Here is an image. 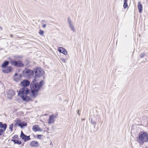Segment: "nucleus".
<instances>
[{
	"label": "nucleus",
	"instance_id": "obj_1",
	"mask_svg": "<svg viewBox=\"0 0 148 148\" xmlns=\"http://www.w3.org/2000/svg\"><path fill=\"white\" fill-rule=\"evenodd\" d=\"M30 82L27 80L25 79L21 83V85L23 88L19 91L18 95L23 100L26 101H32L29 94L30 90L26 87L28 86Z\"/></svg>",
	"mask_w": 148,
	"mask_h": 148
},
{
	"label": "nucleus",
	"instance_id": "obj_2",
	"mask_svg": "<svg viewBox=\"0 0 148 148\" xmlns=\"http://www.w3.org/2000/svg\"><path fill=\"white\" fill-rule=\"evenodd\" d=\"M35 79L32 82L30 87L32 95L31 96L32 97H35L37 96L38 94V92L42 86V81H41L39 83H34Z\"/></svg>",
	"mask_w": 148,
	"mask_h": 148
},
{
	"label": "nucleus",
	"instance_id": "obj_3",
	"mask_svg": "<svg viewBox=\"0 0 148 148\" xmlns=\"http://www.w3.org/2000/svg\"><path fill=\"white\" fill-rule=\"evenodd\" d=\"M138 142L141 145H143L145 142L148 141V134L146 132H142L139 134Z\"/></svg>",
	"mask_w": 148,
	"mask_h": 148
},
{
	"label": "nucleus",
	"instance_id": "obj_4",
	"mask_svg": "<svg viewBox=\"0 0 148 148\" xmlns=\"http://www.w3.org/2000/svg\"><path fill=\"white\" fill-rule=\"evenodd\" d=\"M33 74V72L32 71L27 69H25L23 71V75L29 78L31 77Z\"/></svg>",
	"mask_w": 148,
	"mask_h": 148
},
{
	"label": "nucleus",
	"instance_id": "obj_5",
	"mask_svg": "<svg viewBox=\"0 0 148 148\" xmlns=\"http://www.w3.org/2000/svg\"><path fill=\"white\" fill-rule=\"evenodd\" d=\"M67 19L69 26L70 28V30L73 32H75L76 30L74 24L73 23L70 17H68Z\"/></svg>",
	"mask_w": 148,
	"mask_h": 148
},
{
	"label": "nucleus",
	"instance_id": "obj_6",
	"mask_svg": "<svg viewBox=\"0 0 148 148\" xmlns=\"http://www.w3.org/2000/svg\"><path fill=\"white\" fill-rule=\"evenodd\" d=\"M10 63L12 65L17 67H22L24 66L21 61H16L11 60L10 61Z\"/></svg>",
	"mask_w": 148,
	"mask_h": 148
},
{
	"label": "nucleus",
	"instance_id": "obj_7",
	"mask_svg": "<svg viewBox=\"0 0 148 148\" xmlns=\"http://www.w3.org/2000/svg\"><path fill=\"white\" fill-rule=\"evenodd\" d=\"M36 77H39L43 75L44 73V71L41 68H37L35 72Z\"/></svg>",
	"mask_w": 148,
	"mask_h": 148
},
{
	"label": "nucleus",
	"instance_id": "obj_8",
	"mask_svg": "<svg viewBox=\"0 0 148 148\" xmlns=\"http://www.w3.org/2000/svg\"><path fill=\"white\" fill-rule=\"evenodd\" d=\"M22 77V75L21 74L16 73L13 77V79L14 81L18 82L21 81Z\"/></svg>",
	"mask_w": 148,
	"mask_h": 148
},
{
	"label": "nucleus",
	"instance_id": "obj_9",
	"mask_svg": "<svg viewBox=\"0 0 148 148\" xmlns=\"http://www.w3.org/2000/svg\"><path fill=\"white\" fill-rule=\"evenodd\" d=\"M29 145L31 147H37L39 146L38 143L36 141H32L29 143Z\"/></svg>",
	"mask_w": 148,
	"mask_h": 148
},
{
	"label": "nucleus",
	"instance_id": "obj_10",
	"mask_svg": "<svg viewBox=\"0 0 148 148\" xmlns=\"http://www.w3.org/2000/svg\"><path fill=\"white\" fill-rule=\"evenodd\" d=\"M56 117V115H54L50 116L48 121V123L50 124L53 123L54 122V119Z\"/></svg>",
	"mask_w": 148,
	"mask_h": 148
},
{
	"label": "nucleus",
	"instance_id": "obj_11",
	"mask_svg": "<svg viewBox=\"0 0 148 148\" xmlns=\"http://www.w3.org/2000/svg\"><path fill=\"white\" fill-rule=\"evenodd\" d=\"M58 49L59 52L64 54L65 55H66L67 53V52L66 50L63 47H59L58 48Z\"/></svg>",
	"mask_w": 148,
	"mask_h": 148
},
{
	"label": "nucleus",
	"instance_id": "obj_12",
	"mask_svg": "<svg viewBox=\"0 0 148 148\" xmlns=\"http://www.w3.org/2000/svg\"><path fill=\"white\" fill-rule=\"evenodd\" d=\"M17 124L22 128H23L24 126L27 125V123L26 122H21L19 123L18 121L17 122Z\"/></svg>",
	"mask_w": 148,
	"mask_h": 148
},
{
	"label": "nucleus",
	"instance_id": "obj_13",
	"mask_svg": "<svg viewBox=\"0 0 148 148\" xmlns=\"http://www.w3.org/2000/svg\"><path fill=\"white\" fill-rule=\"evenodd\" d=\"M12 67H7L6 69H3L2 72L4 73H7L10 72L12 71Z\"/></svg>",
	"mask_w": 148,
	"mask_h": 148
},
{
	"label": "nucleus",
	"instance_id": "obj_14",
	"mask_svg": "<svg viewBox=\"0 0 148 148\" xmlns=\"http://www.w3.org/2000/svg\"><path fill=\"white\" fill-rule=\"evenodd\" d=\"M33 130L34 132H37L38 131H41V129L39 127L38 125H34L32 127Z\"/></svg>",
	"mask_w": 148,
	"mask_h": 148
},
{
	"label": "nucleus",
	"instance_id": "obj_15",
	"mask_svg": "<svg viewBox=\"0 0 148 148\" xmlns=\"http://www.w3.org/2000/svg\"><path fill=\"white\" fill-rule=\"evenodd\" d=\"M7 125L6 123L3 124L2 123L0 122V127L3 129V130L5 131L7 128Z\"/></svg>",
	"mask_w": 148,
	"mask_h": 148
},
{
	"label": "nucleus",
	"instance_id": "obj_16",
	"mask_svg": "<svg viewBox=\"0 0 148 148\" xmlns=\"http://www.w3.org/2000/svg\"><path fill=\"white\" fill-rule=\"evenodd\" d=\"M21 138L25 142L31 139L30 138L29 136H27L25 135Z\"/></svg>",
	"mask_w": 148,
	"mask_h": 148
},
{
	"label": "nucleus",
	"instance_id": "obj_17",
	"mask_svg": "<svg viewBox=\"0 0 148 148\" xmlns=\"http://www.w3.org/2000/svg\"><path fill=\"white\" fill-rule=\"evenodd\" d=\"M138 8L139 12L141 13L142 11V5L139 2L138 3Z\"/></svg>",
	"mask_w": 148,
	"mask_h": 148
},
{
	"label": "nucleus",
	"instance_id": "obj_18",
	"mask_svg": "<svg viewBox=\"0 0 148 148\" xmlns=\"http://www.w3.org/2000/svg\"><path fill=\"white\" fill-rule=\"evenodd\" d=\"M11 140L13 141L15 144L21 145L22 143L21 142V141L16 139H12Z\"/></svg>",
	"mask_w": 148,
	"mask_h": 148
},
{
	"label": "nucleus",
	"instance_id": "obj_19",
	"mask_svg": "<svg viewBox=\"0 0 148 148\" xmlns=\"http://www.w3.org/2000/svg\"><path fill=\"white\" fill-rule=\"evenodd\" d=\"M8 93V94L10 95L11 96H14L15 94L14 92L12 90H9Z\"/></svg>",
	"mask_w": 148,
	"mask_h": 148
},
{
	"label": "nucleus",
	"instance_id": "obj_20",
	"mask_svg": "<svg viewBox=\"0 0 148 148\" xmlns=\"http://www.w3.org/2000/svg\"><path fill=\"white\" fill-rule=\"evenodd\" d=\"M9 64V62L8 61H5L4 62L2 66L3 68H5Z\"/></svg>",
	"mask_w": 148,
	"mask_h": 148
},
{
	"label": "nucleus",
	"instance_id": "obj_21",
	"mask_svg": "<svg viewBox=\"0 0 148 148\" xmlns=\"http://www.w3.org/2000/svg\"><path fill=\"white\" fill-rule=\"evenodd\" d=\"M13 127V124H11L10 125H9V129L10 130V131L11 132L12 131Z\"/></svg>",
	"mask_w": 148,
	"mask_h": 148
},
{
	"label": "nucleus",
	"instance_id": "obj_22",
	"mask_svg": "<svg viewBox=\"0 0 148 148\" xmlns=\"http://www.w3.org/2000/svg\"><path fill=\"white\" fill-rule=\"evenodd\" d=\"M39 33L40 35H43L44 33V32L42 30H40L39 32Z\"/></svg>",
	"mask_w": 148,
	"mask_h": 148
},
{
	"label": "nucleus",
	"instance_id": "obj_23",
	"mask_svg": "<svg viewBox=\"0 0 148 148\" xmlns=\"http://www.w3.org/2000/svg\"><path fill=\"white\" fill-rule=\"evenodd\" d=\"M123 7L125 8H126L128 7V4L127 3H124Z\"/></svg>",
	"mask_w": 148,
	"mask_h": 148
},
{
	"label": "nucleus",
	"instance_id": "obj_24",
	"mask_svg": "<svg viewBox=\"0 0 148 148\" xmlns=\"http://www.w3.org/2000/svg\"><path fill=\"white\" fill-rule=\"evenodd\" d=\"M2 129H0V135H2L4 132Z\"/></svg>",
	"mask_w": 148,
	"mask_h": 148
},
{
	"label": "nucleus",
	"instance_id": "obj_25",
	"mask_svg": "<svg viewBox=\"0 0 148 148\" xmlns=\"http://www.w3.org/2000/svg\"><path fill=\"white\" fill-rule=\"evenodd\" d=\"M91 122L92 124L94 125H95L96 124V122L92 119H91Z\"/></svg>",
	"mask_w": 148,
	"mask_h": 148
},
{
	"label": "nucleus",
	"instance_id": "obj_26",
	"mask_svg": "<svg viewBox=\"0 0 148 148\" xmlns=\"http://www.w3.org/2000/svg\"><path fill=\"white\" fill-rule=\"evenodd\" d=\"M60 59L61 61L63 62H65L66 61V59L63 58H60Z\"/></svg>",
	"mask_w": 148,
	"mask_h": 148
},
{
	"label": "nucleus",
	"instance_id": "obj_27",
	"mask_svg": "<svg viewBox=\"0 0 148 148\" xmlns=\"http://www.w3.org/2000/svg\"><path fill=\"white\" fill-rule=\"evenodd\" d=\"M25 135L24 134V133H23V132L22 131H21V135H20L21 138H22L23 136H24V135Z\"/></svg>",
	"mask_w": 148,
	"mask_h": 148
},
{
	"label": "nucleus",
	"instance_id": "obj_28",
	"mask_svg": "<svg viewBox=\"0 0 148 148\" xmlns=\"http://www.w3.org/2000/svg\"><path fill=\"white\" fill-rule=\"evenodd\" d=\"M145 53H141L140 55V57L141 58H143L144 56L145 55Z\"/></svg>",
	"mask_w": 148,
	"mask_h": 148
},
{
	"label": "nucleus",
	"instance_id": "obj_29",
	"mask_svg": "<svg viewBox=\"0 0 148 148\" xmlns=\"http://www.w3.org/2000/svg\"><path fill=\"white\" fill-rule=\"evenodd\" d=\"M18 137V136L17 135H15L13 137V138H16Z\"/></svg>",
	"mask_w": 148,
	"mask_h": 148
},
{
	"label": "nucleus",
	"instance_id": "obj_30",
	"mask_svg": "<svg viewBox=\"0 0 148 148\" xmlns=\"http://www.w3.org/2000/svg\"><path fill=\"white\" fill-rule=\"evenodd\" d=\"M80 110H78L77 111V114L79 116H80Z\"/></svg>",
	"mask_w": 148,
	"mask_h": 148
},
{
	"label": "nucleus",
	"instance_id": "obj_31",
	"mask_svg": "<svg viewBox=\"0 0 148 148\" xmlns=\"http://www.w3.org/2000/svg\"><path fill=\"white\" fill-rule=\"evenodd\" d=\"M41 136H42L41 135H38L37 136V137L39 138L40 139Z\"/></svg>",
	"mask_w": 148,
	"mask_h": 148
},
{
	"label": "nucleus",
	"instance_id": "obj_32",
	"mask_svg": "<svg viewBox=\"0 0 148 148\" xmlns=\"http://www.w3.org/2000/svg\"><path fill=\"white\" fill-rule=\"evenodd\" d=\"M15 57L16 58V59H19L21 58L20 57L18 56H15Z\"/></svg>",
	"mask_w": 148,
	"mask_h": 148
},
{
	"label": "nucleus",
	"instance_id": "obj_33",
	"mask_svg": "<svg viewBox=\"0 0 148 148\" xmlns=\"http://www.w3.org/2000/svg\"><path fill=\"white\" fill-rule=\"evenodd\" d=\"M46 24H44L43 25L42 27H43V28H45L46 27Z\"/></svg>",
	"mask_w": 148,
	"mask_h": 148
},
{
	"label": "nucleus",
	"instance_id": "obj_34",
	"mask_svg": "<svg viewBox=\"0 0 148 148\" xmlns=\"http://www.w3.org/2000/svg\"><path fill=\"white\" fill-rule=\"evenodd\" d=\"M124 3H127V0H124Z\"/></svg>",
	"mask_w": 148,
	"mask_h": 148
},
{
	"label": "nucleus",
	"instance_id": "obj_35",
	"mask_svg": "<svg viewBox=\"0 0 148 148\" xmlns=\"http://www.w3.org/2000/svg\"><path fill=\"white\" fill-rule=\"evenodd\" d=\"M10 36L12 38V36H13V35H12L11 34H10Z\"/></svg>",
	"mask_w": 148,
	"mask_h": 148
},
{
	"label": "nucleus",
	"instance_id": "obj_36",
	"mask_svg": "<svg viewBox=\"0 0 148 148\" xmlns=\"http://www.w3.org/2000/svg\"><path fill=\"white\" fill-rule=\"evenodd\" d=\"M0 29L1 30H2V27H1L0 26Z\"/></svg>",
	"mask_w": 148,
	"mask_h": 148
},
{
	"label": "nucleus",
	"instance_id": "obj_37",
	"mask_svg": "<svg viewBox=\"0 0 148 148\" xmlns=\"http://www.w3.org/2000/svg\"><path fill=\"white\" fill-rule=\"evenodd\" d=\"M85 119H82V120L83 121H84L85 120Z\"/></svg>",
	"mask_w": 148,
	"mask_h": 148
},
{
	"label": "nucleus",
	"instance_id": "obj_38",
	"mask_svg": "<svg viewBox=\"0 0 148 148\" xmlns=\"http://www.w3.org/2000/svg\"><path fill=\"white\" fill-rule=\"evenodd\" d=\"M10 99H11V97H10Z\"/></svg>",
	"mask_w": 148,
	"mask_h": 148
}]
</instances>
